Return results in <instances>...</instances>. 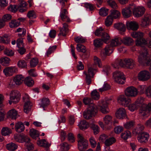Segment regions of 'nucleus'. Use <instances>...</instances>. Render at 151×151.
Here are the masks:
<instances>
[{"label":"nucleus","mask_w":151,"mask_h":151,"mask_svg":"<svg viewBox=\"0 0 151 151\" xmlns=\"http://www.w3.org/2000/svg\"><path fill=\"white\" fill-rule=\"evenodd\" d=\"M103 120L106 124H109L112 122V117L109 115H107L103 118Z\"/></svg>","instance_id":"47"},{"label":"nucleus","mask_w":151,"mask_h":151,"mask_svg":"<svg viewBox=\"0 0 151 151\" xmlns=\"http://www.w3.org/2000/svg\"><path fill=\"white\" fill-rule=\"evenodd\" d=\"M4 54L9 56H13L14 54V52L12 50L6 49L4 50Z\"/></svg>","instance_id":"62"},{"label":"nucleus","mask_w":151,"mask_h":151,"mask_svg":"<svg viewBox=\"0 0 151 151\" xmlns=\"http://www.w3.org/2000/svg\"><path fill=\"white\" fill-rule=\"evenodd\" d=\"M118 102L120 104L125 106H127V105L131 102V100L129 98H127L124 95L119 96L117 99Z\"/></svg>","instance_id":"16"},{"label":"nucleus","mask_w":151,"mask_h":151,"mask_svg":"<svg viewBox=\"0 0 151 151\" xmlns=\"http://www.w3.org/2000/svg\"><path fill=\"white\" fill-rule=\"evenodd\" d=\"M103 42L100 39H97L94 40L93 44L96 47H99L102 45Z\"/></svg>","instance_id":"55"},{"label":"nucleus","mask_w":151,"mask_h":151,"mask_svg":"<svg viewBox=\"0 0 151 151\" xmlns=\"http://www.w3.org/2000/svg\"><path fill=\"white\" fill-rule=\"evenodd\" d=\"M19 24L20 22L15 20L11 21V22L9 23V25L11 28L17 27Z\"/></svg>","instance_id":"53"},{"label":"nucleus","mask_w":151,"mask_h":151,"mask_svg":"<svg viewBox=\"0 0 151 151\" xmlns=\"http://www.w3.org/2000/svg\"><path fill=\"white\" fill-rule=\"evenodd\" d=\"M24 80L25 83L28 86H32L34 84V81L30 77H27Z\"/></svg>","instance_id":"41"},{"label":"nucleus","mask_w":151,"mask_h":151,"mask_svg":"<svg viewBox=\"0 0 151 151\" xmlns=\"http://www.w3.org/2000/svg\"><path fill=\"white\" fill-rule=\"evenodd\" d=\"M129 109L131 111H134L137 109L139 107L138 105L134 103L130 104L127 105Z\"/></svg>","instance_id":"48"},{"label":"nucleus","mask_w":151,"mask_h":151,"mask_svg":"<svg viewBox=\"0 0 151 151\" xmlns=\"http://www.w3.org/2000/svg\"><path fill=\"white\" fill-rule=\"evenodd\" d=\"M144 127L143 125H139L136 128L133 130L132 133L135 135L137 134H139L144 129Z\"/></svg>","instance_id":"35"},{"label":"nucleus","mask_w":151,"mask_h":151,"mask_svg":"<svg viewBox=\"0 0 151 151\" xmlns=\"http://www.w3.org/2000/svg\"><path fill=\"white\" fill-rule=\"evenodd\" d=\"M14 139L16 141L18 142L22 143L25 142L26 143L27 148L28 151H30L33 148V145L29 142L30 139L27 136L19 135L15 136Z\"/></svg>","instance_id":"5"},{"label":"nucleus","mask_w":151,"mask_h":151,"mask_svg":"<svg viewBox=\"0 0 151 151\" xmlns=\"http://www.w3.org/2000/svg\"><path fill=\"white\" fill-rule=\"evenodd\" d=\"M17 65L20 68H25L27 66V64L25 62L22 60H19L17 63Z\"/></svg>","instance_id":"60"},{"label":"nucleus","mask_w":151,"mask_h":151,"mask_svg":"<svg viewBox=\"0 0 151 151\" xmlns=\"http://www.w3.org/2000/svg\"><path fill=\"white\" fill-rule=\"evenodd\" d=\"M150 138L149 134L146 132H141L138 134L137 139L139 142L141 143H145Z\"/></svg>","instance_id":"14"},{"label":"nucleus","mask_w":151,"mask_h":151,"mask_svg":"<svg viewBox=\"0 0 151 151\" xmlns=\"http://www.w3.org/2000/svg\"><path fill=\"white\" fill-rule=\"evenodd\" d=\"M79 128L82 130H84L87 129L89 127L88 122L85 120L81 121L78 125Z\"/></svg>","instance_id":"34"},{"label":"nucleus","mask_w":151,"mask_h":151,"mask_svg":"<svg viewBox=\"0 0 151 151\" xmlns=\"http://www.w3.org/2000/svg\"><path fill=\"white\" fill-rule=\"evenodd\" d=\"M151 111V106L147 104H143L140 107L139 112L140 116L143 119L148 117Z\"/></svg>","instance_id":"4"},{"label":"nucleus","mask_w":151,"mask_h":151,"mask_svg":"<svg viewBox=\"0 0 151 151\" xmlns=\"http://www.w3.org/2000/svg\"><path fill=\"white\" fill-rule=\"evenodd\" d=\"M68 25L66 23H63V24L62 27H59V29L60 30L59 35L65 36L66 35V33L68 30Z\"/></svg>","instance_id":"27"},{"label":"nucleus","mask_w":151,"mask_h":151,"mask_svg":"<svg viewBox=\"0 0 151 151\" xmlns=\"http://www.w3.org/2000/svg\"><path fill=\"white\" fill-rule=\"evenodd\" d=\"M151 76L150 73L146 70L141 71L138 75V79L141 81H145L149 79Z\"/></svg>","instance_id":"13"},{"label":"nucleus","mask_w":151,"mask_h":151,"mask_svg":"<svg viewBox=\"0 0 151 151\" xmlns=\"http://www.w3.org/2000/svg\"><path fill=\"white\" fill-rule=\"evenodd\" d=\"M104 32V29L101 27H100L96 30L95 34L96 36L101 37Z\"/></svg>","instance_id":"59"},{"label":"nucleus","mask_w":151,"mask_h":151,"mask_svg":"<svg viewBox=\"0 0 151 151\" xmlns=\"http://www.w3.org/2000/svg\"><path fill=\"white\" fill-rule=\"evenodd\" d=\"M144 34L143 32H138V35L137 36L135 41L136 45L137 46H143V45L147 44V41L143 37Z\"/></svg>","instance_id":"12"},{"label":"nucleus","mask_w":151,"mask_h":151,"mask_svg":"<svg viewBox=\"0 0 151 151\" xmlns=\"http://www.w3.org/2000/svg\"><path fill=\"white\" fill-rule=\"evenodd\" d=\"M78 148L80 151H83L88 146V142L84 139L82 134H79L78 135Z\"/></svg>","instance_id":"6"},{"label":"nucleus","mask_w":151,"mask_h":151,"mask_svg":"<svg viewBox=\"0 0 151 151\" xmlns=\"http://www.w3.org/2000/svg\"><path fill=\"white\" fill-rule=\"evenodd\" d=\"M126 24L127 28L129 30H136L139 28L138 24L135 21L128 22Z\"/></svg>","instance_id":"21"},{"label":"nucleus","mask_w":151,"mask_h":151,"mask_svg":"<svg viewBox=\"0 0 151 151\" xmlns=\"http://www.w3.org/2000/svg\"><path fill=\"white\" fill-rule=\"evenodd\" d=\"M125 95L128 97H135L138 93V90L133 86L127 87L125 90Z\"/></svg>","instance_id":"10"},{"label":"nucleus","mask_w":151,"mask_h":151,"mask_svg":"<svg viewBox=\"0 0 151 151\" xmlns=\"http://www.w3.org/2000/svg\"><path fill=\"white\" fill-rule=\"evenodd\" d=\"M60 17L63 21L69 22L71 21L68 15V12L65 9L61 10L60 13Z\"/></svg>","instance_id":"18"},{"label":"nucleus","mask_w":151,"mask_h":151,"mask_svg":"<svg viewBox=\"0 0 151 151\" xmlns=\"http://www.w3.org/2000/svg\"><path fill=\"white\" fill-rule=\"evenodd\" d=\"M147 49L144 47L142 48L138 56V61L141 65H144L146 63L150 66L149 69L151 72V60L147 57Z\"/></svg>","instance_id":"1"},{"label":"nucleus","mask_w":151,"mask_h":151,"mask_svg":"<svg viewBox=\"0 0 151 151\" xmlns=\"http://www.w3.org/2000/svg\"><path fill=\"white\" fill-rule=\"evenodd\" d=\"M8 117L15 119L17 117V111L14 109L9 110L7 114Z\"/></svg>","instance_id":"29"},{"label":"nucleus","mask_w":151,"mask_h":151,"mask_svg":"<svg viewBox=\"0 0 151 151\" xmlns=\"http://www.w3.org/2000/svg\"><path fill=\"white\" fill-rule=\"evenodd\" d=\"M83 103L85 105H88L89 106L91 104H93V101L90 98L85 97L83 99Z\"/></svg>","instance_id":"57"},{"label":"nucleus","mask_w":151,"mask_h":151,"mask_svg":"<svg viewBox=\"0 0 151 151\" xmlns=\"http://www.w3.org/2000/svg\"><path fill=\"white\" fill-rule=\"evenodd\" d=\"M10 59L7 57H3L0 59V63L2 65L8 66L9 65Z\"/></svg>","instance_id":"37"},{"label":"nucleus","mask_w":151,"mask_h":151,"mask_svg":"<svg viewBox=\"0 0 151 151\" xmlns=\"http://www.w3.org/2000/svg\"><path fill=\"white\" fill-rule=\"evenodd\" d=\"M18 146L16 144L13 142H11L6 145L7 150L10 151H14L17 149Z\"/></svg>","instance_id":"36"},{"label":"nucleus","mask_w":151,"mask_h":151,"mask_svg":"<svg viewBox=\"0 0 151 151\" xmlns=\"http://www.w3.org/2000/svg\"><path fill=\"white\" fill-rule=\"evenodd\" d=\"M132 6L134 7V8L132 9L133 13L135 17H140L144 14L145 9L143 7H135L133 4H132Z\"/></svg>","instance_id":"11"},{"label":"nucleus","mask_w":151,"mask_h":151,"mask_svg":"<svg viewBox=\"0 0 151 151\" xmlns=\"http://www.w3.org/2000/svg\"><path fill=\"white\" fill-rule=\"evenodd\" d=\"M37 144L40 146L48 147L50 145V144L48 143L45 139L39 140L37 142Z\"/></svg>","instance_id":"33"},{"label":"nucleus","mask_w":151,"mask_h":151,"mask_svg":"<svg viewBox=\"0 0 151 151\" xmlns=\"http://www.w3.org/2000/svg\"><path fill=\"white\" fill-rule=\"evenodd\" d=\"M75 40L78 43H83L86 41L85 39L82 36H78L75 38Z\"/></svg>","instance_id":"61"},{"label":"nucleus","mask_w":151,"mask_h":151,"mask_svg":"<svg viewBox=\"0 0 151 151\" xmlns=\"http://www.w3.org/2000/svg\"><path fill=\"white\" fill-rule=\"evenodd\" d=\"M30 134L33 139H35L39 136V134L38 132L35 129H32L30 130Z\"/></svg>","instance_id":"42"},{"label":"nucleus","mask_w":151,"mask_h":151,"mask_svg":"<svg viewBox=\"0 0 151 151\" xmlns=\"http://www.w3.org/2000/svg\"><path fill=\"white\" fill-rule=\"evenodd\" d=\"M101 37V40L103 42L107 43L109 42L110 37V36L106 32H104Z\"/></svg>","instance_id":"39"},{"label":"nucleus","mask_w":151,"mask_h":151,"mask_svg":"<svg viewBox=\"0 0 151 151\" xmlns=\"http://www.w3.org/2000/svg\"><path fill=\"white\" fill-rule=\"evenodd\" d=\"M97 111L96 105L94 104H92L88 106L87 109L84 111L83 117L86 119H90L91 117L95 116Z\"/></svg>","instance_id":"3"},{"label":"nucleus","mask_w":151,"mask_h":151,"mask_svg":"<svg viewBox=\"0 0 151 151\" xmlns=\"http://www.w3.org/2000/svg\"><path fill=\"white\" fill-rule=\"evenodd\" d=\"M121 44V40L118 38H115L111 40L110 45L112 47L117 46Z\"/></svg>","instance_id":"31"},{"label":"nucleus","mask_w":151,"mask_h":151,"mask_svg":"<svg viewBox=\"0 0 151 151\" xmlns=\"http://www.w3.org/2000/svg\"><path fill=\"white\" fill-rule=\"evenodd\" d=\"M113 77L115 82L120 84L124 83L125 78L123 73L122 72L116 71L113 74Z\"/></svg>","instance_id":"7"},{"label":"nucleus","mask_w":151,"mask_h":151,"mask_svg":"<svg viewBox=\"0 0 151 151\" xmlns=\"http://www.w3.org/2000/svg\"><path fill=\"white\" fill-rule=\"evenodd\" d=\"M96 71L95 69L91 67H90L88 68L87 72H84L83 73L86 75H88L93 77Z\"/></svg>","instance_id":"43"},{"label":"nucleus","mask_w":151,"mask_h":151,"mask_svg":"<svg viewBox=\"0 0 151 151\" xmlns=\"http://www.w3.org/2000/svg\"><path fill=\"white\" fill-rule=\"evenodd\" d=\"M145 94L148 98H151V86H149L146 88Z\"/></svg>","instance_id":"64"},{"label":"nucleus","mask_w":151,"mask_h":151,"mask_svg":"<svg viewBox=\"0 0 151 151\" xmlns=\"http://www.w3.org/2000/svg\"><path fill=\"white\" fill-rule=\"evenodd\" d=\"M39 62L38 60L36 58H32L30 61V65L31 67H35L38 64Z\"/></svg>","instance_id":"54"},{"label":"nucleus","mask_w":151,"mask_h":151,"mask_svg":"<svg viewBox=\"0 0 151 151\" xmlns=\"http://www.w3.org/2000/svg\"><path fill=\"white\" fill-rule=\"evenodd\" d=\"M69 149L68 145L66 142H64L60 145V151H68Z\"/></svg>","instance_id":"49"},{"label":"nucleus","mask_w":151,"mask_h":151,"mask_svg":"<svg viewBox=\"0 0 151 151\" xmlns=\"http://www.w3.org/2000/svg\"><path fill=\"white\" fill-rule=\"evenodd\" d=\"M38 104L40 107L43 108V110H44L45 108L49 104V100L48 98H44L38 100Z\"/></svg>","instance_id":"23"},{"label":"nucleus","mask_w":151,"mask_h":151,"mask_svg":"<svg viewBox=\"0 0 151 151\" xmlns=\"http://www.w3.org/2000/svg\"><path fill=\"white\" fill-rule=\"evenodd\" d=\"M32 104L30 101L24 102V111L26 114L30 111Z\"/></svg>","instance_id":"38"},{"label":"nucleus","mask_w":151,"mask_h":151,"mask_svg":"<svg viewBox=\"0 0 151 151\" xmlns=\"http://www.w3.org/2000/svg\"><path fill=\"white\" fill-rule=\"evenodd\" d=\"M108 13V9L104 7H102L99 10V14L103 16H106Z\"/></svg>","instance_id":"51"},{"label":"nucleus","mask_w":151,"mask_h":151,"mask_svg":"<svg viewBox=\"0 0 151 151\" xmlns=\"http://www.w3.org/2000/svg\"><path fill=\"white\" fill-rule=\"evenodd\" d=\"M11 132V130L7 127L3 128L1 130L2 134L4 136L8 135L10 134Z\"/></svg>","instance_id":"44"},{"label":"nucleus","mask_w":151,"mask_h":151,"mask_svg":"<svg viewBox=\"0 0 151 151\" xmlns=\"http://www.w3.org/2000/svg\"><path fill=\"white\" fill-rule=\"evenodd\" d=\"M134 7L132 6V4L130 5L129 7L123 9L122 13L124 17L125 18H128L130 17L132 14L131 10H132Z\"/></svg>","instance_id":"20"},{"label":"nucleus","mask_w":151,"mask_h":151,"mask_svg":"<svg viewBox=\"0 0 151 151\" xmlns=\"http://www.w3.org/2000/svg\"><path fill=\"white\" fill-rule=\"evenodd\" d=\"M145 98L142 97H140L138 98L135 102V103L138 105L139 107L140 106L143 104L145 100Z\"/></svg>","instance_id":"63"},{"label":"nucleus","mask_w":151,"mask_h":151,"mask_svg":"<svg viewBox=\"0 0 151 151\" xmlns=\"http://www.w3.org/2000/svg\"><path fill=\"white\" fill-rule=\"evenodd\" d=\"M15 127L16 131L19 133L22 132L25 129L24 124L21 122L16 123Z\"/></svg>","instance_id":"28"},{"label":"nucleus","mask_w":151,"mask_h":151,"mask_svg":"<svg viewBox=\"0 0 151 151\" xmlns=\"http://www.w3.org/2000/svg\"><path fill=\"white\" fill-rule=\"evenodd\" d=\"M113 19L109 15L106 19L105 23L106 26L107 27H109L111 26L112 23Z\"/></svg>","instance_id":"52"},{"label":"nucleus","mask_w":151,"mask_h":151,"mask_svg":"<svg viewBox=\"0 0 151 151\" xmlns=\"http://www.w3.org/2000/svg\"><path fill=\"white\" fill-rule=\"evenodd\" d=\"M114 27L120 32H124L126 30L125 25L122 23H119L114 24Z\"/></svg>","instance_id":"30"},{"label":"nucleus","mask_w":151,"mask_h":151,"mask_svg":"<svg viewBox=\"0 0 151 151\" xmlns=\"http://www.w3.org/2000/svg\"><path fill=\"white\" fill-rule=\"evenodd\" d=\"M27 16L29 19H32L36 18V15L34 11L31 10L28 12Z\"/></svg>","instance_id":"56"},{"label":"nucleus","mask_w":151,"mask_h":151,"mask_svg":"<svg viewBox=\"0 0 151 151\" xmlns=\"http://www.w3.org/2000/svg\"><path fill=\"white\" fill-rule=\"evenodd\" d=\"M24 79V77L22 75H17L14 78V81L17 85L21 84Z\"/></svg>","instance_id":"24"},{"label":"nucleus","mask_w":151,"mask_h":151,"mask_svg":"<svg viewBox=\"0 0 151 151\" xmlns=\"http://www.w3.org/2000/svg\"><path fill=\"white\" fill-rule=\"evenodd\" d=\"M77 50L78 52L85 53L86 50V47L83 45L78 44L76 47Z\"/></svg>","instance_id":"46"},{"label":"nucleus","mask_w":151,"mask_h":151,"mask_svg":"<svg viewBox=\"0 0 151 151\" xmlns=\"http://www.w3.org/2000/svg\"><path fill=\"white\" fill-rule=\"evenodd\" d=\"M17 71V68L15 66H11L5 68L3 72L6 76H10Z\"/></svg>","instance_id":"17"},{"label":"nucleus","mask_w":151,"mask_h":151,"mask_svg":"<svg viewBox=\"0 0 151 151\" xmlns=\"http://www.w3.org/2000/svg\"><path fill=\"white\" fill-rule=\"evenodd\" d=\"M20 95L19 92L17 91H11L10 95V100L9 103L11 104L12 103L16 104L20 100Z\"/></svg>","instance_id":"8"},{"label":"nucleus","mask_w":151,"mask_h":151,"mask_svg":"<svg viewBox=\"0 0 151 151\" xmlns=\"http://www.w3.org/2000/svg\"><path fill=\"white\" fill-rule=\"evenodd\" d=\"M10 42L9 38L7 35L3 36H0V42L7 44Z\"/></svg>","instance_id":"40"},{"label":"nucleus","mask_w":151,"mask_h":151,"mask_svg":"<svg viewBox=\"0 0 151 151\" xmlns=\"http://www.w3.org/2000/svg\"><path fill=\"white\" fill-rule=\"evenodd\" d=\"M121 43L127 46H129L133 43L134 41L132 39L129 37L126 36L121 40Z\"/></svg>","instance_id":"26"},{"label":"nucleus","mask_w":151,"mask_h":151,"mask_svg":"<svg viewBox=\"0 0 151 151\" xmlns=\"http://www.w3.org/2000/svg\"><path fill=\"white\" fill-rule=\"evenodd\" d=\"M116 117L119 119H124L126 117V112L125 109L123 108H120L118 109L116 113Z\"/></svg>","instance_id":"22"},{"label":"nucleus","mask_w":151,"mask_h":151,"mask_svg":"<svg viewBox=\"0 0 151 151\" xmlns=\"http://www.w3.org/2000/svg\"><path fill=\"white\" fill-rule=\"evenodd\" d=\"M134 124V122L133 121H130L124 123V127L127 129H129L133 126Z\"/></svg>","instance_id":"50"},{"label":"nucleus","mask_w":151,"mask_h":151,"mask_svg":"<svg viewBox=\"0 0 151 151\" xmlns=\"http://www.w3.org/2000/svg\"><path fill=\"white\" fill-rule=\"evenodd\" d=\"M114 49L110 45H107L101 51V55L103 58H104L106 56L110 55L113 52Z\"/></svg>","instance_id":"15"},{"label":"nucleus","mask_w":151,"mask_h":151,"mask_svg":"<svg viewBox=\"0 0 151 151\" xmlns=\"http://www.w3.org/2000/svg\"><path fill=\"white\" fill-rule=\"evenodd\" d=\"M111 13L109 15L113 19H118L120 18V13L118 10L116 9L112 10L111 11Z\"/></svg>","instance_id":"32"},{"label":"nucleus","mask_w":151,"mask_h":151,"mask_svg":"<svg viewBox=\"0 0 151 151\" xmlns=\"http://www.w3.org/2000/svg\"><path fill=\"white\" fill-rule=\"evenodd\" d=\"M151 17L150 15L145 16L141 20V26L143 27H145L149 24Z\"/></svg>","instance_id":"25"},{"label":"nucleus","mask_w":151,"mask_h":151,"mask_svg":"<svg viewBox=\"0 0 151 151\" xmlns=\"http://www.w3.org/2000/svg\"><path fill=\"white\" fill-rule=\"evenodd\" d=\"M134 65V61L131 59H125L124 60H117L113 65V67L116 68H119V66L122 67H126L129 68H132Z\"/></svg>","instance_id":"2"},{"label":"nucleus","mask_w":151,"mask_h":151,"mask_svg":"<svg viewBox=\"0 0 151 151\" xmlns=\"http://www.w3.org/2000/svg\"><path fill=\"white\" fill-rule=\"evenodd\" d=\"M115 141V139L114 137H111L106 139L104 142L105 146L104 147V151H113L110 150L108 146L113 144Z\"/></svg>","instance_id":"19"},{"label":"nucleus","mask_w":151,"mask_h":151,"mask_svg":"<svg viewBox=\"0 0 151 151\" xmlns=\"http://www.w3.org/2000/svg\"><path fill=\"white\" fill-rule=\"evenodd\" d=\"M111 99L106 98L105 100L102 101L99 104L101 111L103 113L106 114L109 112V110L108 107V104L110 103Z\"/></svg>","instance_id":"9"},{"label":"nucleus","mask_w":151,"mask_h":151,"mask_svg":"<svg viewBox=\"0 0 151 151\" xmlns=\"http://www.w3.org/2000/svg\"><path fill=\"white\" fill-rule=\"evenodd\" d=\"M91 96L94 99H98L99 97V93L96 90H94L91 92Z\"/></svg>","instance_id":"58"},{"label":"nucleus","mask_w":151,"mask_h":151,"mask_svg":"<svg viewBox=\"0 0 151 151\" xmlns=\"http://www.w3.org/2000/svg\"><path fill=\"white\" fill-rule=\"evenodd\" d=\"M131 136L130 132L128 131H127L122 133L121 136L122 138L124 139H127L130 137Z\"/></svg>","instance_id":"45"}]
</instances>
